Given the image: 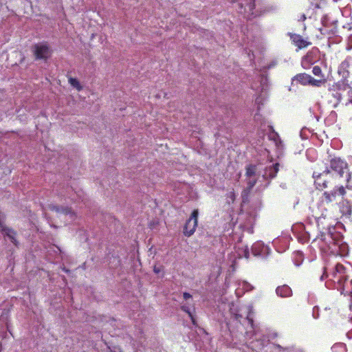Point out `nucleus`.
Masks as SVG:
<instances>
[{
    "instance_id": "f257e3e1",
    "label": "nucleus",
    "mask_w": 352,
    "mask_h": 352,
    "mask_svg": "<svg viewBox=\"0 0 352 352\" xmlns=\"http://www.w3.org/2000/svg\"><path fill=\"white\" fill-rule=\"evenodd\" d=\"M326 170H329V174L333 177L335 175L338 177H345L346 187L351 179V172L349 171L348 163L343 159L334 157L329 160V165L326 167Z\"/></svg>"
},
{
    "instance_id": "9b49d317",
    "label": "nucleus",
    "mask_w": 352,
    "mask_h": 352,
    "mask_svg": "<svg viewBox=\"0 0 352 352\" xmlns=\"http://www.w3.org/2000/svg\"><path fill=\"white\" fill-rule=\"evenodd\" d=\"M276 292L278 296L282 298L289 297L292 294V291L291 288L287 285L278 286L276 289Z\"/></svg>"
},
{
    "instance_id": "a878e982",
    "label": "nucleus",
    "mask_w": 352,
    "mask_h": 352,
    "mask_svg": "<svg viewBox=\"0 0 352 352\" xmlns=\"http://www.w3.org/2000/svg\"><path fill=\"white\" fill-rule=\"evenodd\" d=\"M350 93L352 94L351 90H350V91H349V96L350 97L349 101H350V102H352V96L350 95Z\"/></svg>"
},
{
    "instance_id": "6ab92c4d",
    "label": "nucleus",
    "mask_w": 352,
    "mask_h": 352,
    "mask_svg": "<svg viewBox=\"0 0 352 352\" xmlns=\"http://www.w3.org/2000/svg\"><path fill=\"white\" fill-rule=\"evenodd\" d=\"M269 138L270 140H274L276 144H277L278 141H279V136L276 132L273 131L271 134H270Z\"/></svg>"
},
{
    "instance_id": "dca6fc26",
    "label": "nucleus",
    "mask_w": 352,
    "mask_h": 352,
    "mask_svg": "<svg viewBox=\"0 0 352 352\" xmlns=\"http://www.w3.org/2000/svg\"><path fill=\"white\" fill-rule=\"evenodd\" d=\"M69 82L70 85L72 87H74V88H82L81 86L80 85L78 80L76 78L70 77L69 78Z\"/></svg>"
},
{
    "instance_id": "20e7f679",
    "label": "nucleus",
    "mask_w": 352,
    "mask_h": 352,
    "mask_svg": "<svg viewBox=\"0 0 352 352\" xmlns=\"http://www.w3.org/2000/svg\"><path fill=\"white\" fill-rule=\"evenodd\" d=\"M324 81V79L316 80L311 77L310 75L301 73L296 74L292 80V85L293 86H314V87H320L322 82Z\"/></svg>"
},
{
    "instance_id": "423d86ee",
    "label": "nucleus",
    "mask_w": 352,
    "mask_h": 352,
    "mask_svg": "<svg viewBox=\"0 0 352 352\" xmlns=\"http://www.w3.org/2000/svg\"><path fill=\"white\" fill-rule=\"evenodd\" d=\"M313 177L314 178V184L316 188L322 190L329 187L331 183V179L333 177L329 174V170H323L322 173L314 171L313 173Z\"/></svg>"
},
{
    "instance_id": "bb28decb",
    "label": "nucleus",
    "mask_w": 352,
    "mask_h": 352,
    "mask_svg": "<svg viewBox=\"0 0 352 352\" xmlns=\"http://www.w3.org/2000/svg\"><path fill=\"white\" fill-rule=\"evenodd\" d=\"M327 275L326 274L325 272H324L323 274L321 276V280H322L324 277H327Z\"/></svg>"
},
{
    "instance_id": "ddd939ff",
    "label": "nucleus",
    "mask_w": 352,
    "mask_h": 352,
    "mask_svg": "<svg viewBox=\"0 0 352 352\" xmlns=\"http://www.w3.org/2000/svg\"><path fill=\"white\" fill-rule=\"evenodd\" d=\"M256 166L254 165H248L246 167L245 175L247 177H251L255 175Z\"/></svg>"
},
{
    "instance_id": "f03ea898",
    "label": "nucleus",
    "mask_w": 352,
    "mask_h": 352,
    "mask_svg": "<svg viewBox=\"0 0 352 352\" xmlns=\"http://www.w3.org/2000/svg\"><path fill=\"white\" fill-rule=\"evenodd\" d=\"M346 192L345 188L343 186H340L336 188H333V190L331 191H324L322 193L317 203L320 215L325 216L329 207L336 201V197L340 196L344 199Z\"/></svg>"
},
{
    "instance_id": "2eb2a0df",
    "label": "nucleus",
    "mask_w": 352,
    "mask_h": 352,
    "mask_svg": "<svg viewBox=\"0 0 352 352\" xmlns=\"http://www.w3.org/2000/svg\"><path fill=\"white\" fill-rule=\"evenodd\" d=\"M312 72L315 76H321L323 78V75H322V69H321L320 67H319L318 65L314 66L313 67Z\"/></svg>"
},
{
    "instance_id": "f8f14e48",
    "label": "nucleus",
    "mask_w": 352,
    "mask_h": 352,
    "mask_svg": "<svg viewBox=\"0 0 352 352\" xmlns=\"http://www.w3.org/2000/svg\"><path fill=\"white\" fill-rule=\"evenodd\" d=\"M316 60L314 58V54L312 52H309L307 54L302 58L301 64L304 69H308L310 67L311 65L315 63Z\"/></svg>"
},
{
    "instance_id": "c85d7f7f",
    "label": "nucleus",
    "mask_w": 352,
    "mask_h": 352,
    "mask_svg": "<svg viewBox=\"0 0 352 352\" xmlns=\"http://www.w3.org/2000/svg\"><path fill=\"white\" fill-rule=\"evenodd\" d=\"M302 20H303V21L306 19V16H305V14H303V15L302 16Z\"/></svg>"
},
{
    "instance_id": "c756f323",
    "label": "nucleus",
    "mask_w": 352,
    "mask_h": 352,
    "mask_svg": "<svg viewBox=\"0 0 352 352\" xmlns=\"http://www.w3.org/2000/svg\"><path fill=\"white\" fill-rule=\"evenodd\" d=\"M159 96H160V94H157L156 97H159Z\"/></svg>"
},
{
    "instance_id": "1a4fd4ad",
    "label": "nucleus",
    "mask_w": 352,
    "mask_h": 352,
    "mask_svg": "<svg viewBox=\"0 0 352 352\" xmlns=\"http://www.w3.org/2000/svg\"><path fill=\"white\" fill-rule=\"evenodd\" d=\"M340 212L342 214L341 218L343 220L352 221V206L349 201L344 199L339 204Z\"/></svg>"
},
{
    "instance_id": "b1692460",
    "label": "nucleus",
    "mask_w": 352,
    "mask_h": 352,
    "mask_svg": "<svg viewBox=\"0 0 352 352\" xmlns=\"http://www.w3.org/2000/svg\"><path fill=\"white\" fill-rule=\"evenodd\" d=\"M153 271L155 274H159L160 272V269L155 266L153 268Z\"/></svg>"
},
{
    "instance_id": "cd10ccee",
    "label": "nucleus",
    "mask_w": 352,
    "mask_h": 352,
    "mask_svg": "<svg viewBox=\"0 0 352 352\" xmlns=\"http://www.w3.org/2000/svg\"><path fill=\"white\" fill-rule=\"evenodd\" d=\"M63 271L65 272L66 273H68L69 272V270H68L65 268H63Z\"/></svg>"
},
{
    "instance_id": "9d476101",
    "label": "nucleus",
    "mask_w": 352,
    "mask_h": 352,
    "mask_svg": "<svg viewBox=\"0 0 352 352\" xmlns=\"http://www.w3.org/2000/svg\"><path fill=\"white\" fill-rule=\"evenodd\" d=\"M50 209L52 211H54L57 213H62L64 214H69L72 218H74L76 217V214L72 210V208L69 207H63V206H58L56 205H51L50 206Z\"/></svg>"
},
{
    "instance_id": "6e6552de",
    "label": "nucleus",
    "mask_w": 352,
    "mask_h": 352,
    "mask_svg": "<svg viewBox=\"0 0 352 352\" xmlns=\"http://www.w3.org/2000/svg\"><path fill=\"white\" fill-rule=\"evenodd\" d=\"M288 35L292 44L294 45L298 50L306 48L311 45V42L309 41L307 39L303 38V37L298 34L289 32Z\"/></svg>"
},
{
    "instance_id": "f3484780",
    "label": "nucleus",
    "mask_w": 352,
    "mask_h": 352,
    "mask_svg": "<svg viewBox=\"0 0 352 352\" xmlns=\"http://www.w3.org/2000/svg\"><path fill=\"white\" fill-rule=\"evenodd\" d=\"M181 309L188 314V316H190V318L192 320V323L194 324L195 323V320H194L193 316L191 314L189 308L187 306H186V305H183V306L181 307Z\"/></svg>"
},
{
    "instance_id": "4468645a",
    "label": "nucleus",
    "mask_w": 352,
    "mask_h": 352,
    "mask_svg": "<svg viewBox=\"0 0 352 352\" xmlns=\"http://www.w3.org/2000/svg\"><path fill=\"white\" fill-rule=\"evenodd\" d=\"M332 350L333 351H340L341 352H346L345 346L342 343L334 344Z\"/></svg>"
},
{
    "instance_id": "412c9836",
    "label": "nucleus",
    "mask_w": 352,
    "mask_h": 352,
    "mask_svg": "<svg viewBox=\"0 0 352 352\" xmlns=\"http://www.w3.org/2000/svg\"><path fill=\"white\" fill-rule=\"evenodd\" d=\"M256 180H254V181H250L248 184V188L249 190H251L254 186V185L256 184Z\"/></svg>"
},
{
    "instance_id": "a211bd4d",
    "label": "nucleus",
    "mask_w": 352,
    "mask_h": 352,
    "mask_svg": "<svg viewBox=\"0 0 352 352\" xmlns=\"http://www.w3.org/2000/svg\"><path fill=\"white\" fill-rule=\"evenodd\" d=\"M351 58L350 57L346 58L342 63L341 66L343 69L349 68L351 64Z\"/></svg>"
},
{
    "instance_id": "393cba45",
    "label": "nucleus",
    "mask_w": 352,
    "mask_h": 352,
    "mask_svg": "<svg viewBox=\"0 0 352 352\" xmlns=\"http://www.w3.org/2000/svg\"><path fill=\"white\" fill-rule=\"evenodd\" d=\"M349 284H350V285L352 286V279L350 280ZM347 288H348V287H346V289H347ZM344 292H346V293L349 292V293H351L352 294V288L350 290L345 289Z\"/></svg>"
},
{
    "instance_id": "39448f33",
    "label": "nucleus",
    "mask_w": 352,
    "mask_h": 352,
    "mask_svg": "<svg viewBox=\"0 0 352 352\" xmlns=\"http://www.w3.org/2000/svg\"><path fill=\"white\" fill-rule=\"evenodd\" d=\"M32 50L36 60H47L52 54V50L47 42L34 44Z\"/></svg>"
},
{
    "instance_id": "7ed1b4c3",
    "label": "nucleus",
    "mask_w": 352,
    "mask_h": 352,
    "mask_svg": "<svg viewBox=\"0 0 352 352\" xmlns=\"http://www.w3.org/2000/svg\"><path fill=\"white\" fill-rule=\"evenodd\" d=\"M332 281L337 284L336 288L343 294L347 287L345 284L347 280V276L345 272V267L340 263H337L335 266L334 271L332 273Z\"/></svg>"
},
{
    "instance_id": "5701e85b",
    "label": "nucleus",
    "mask_w": 352,
    "mask_h": 352,
    "mask_svg": "<svg viewBox=\"0 0 352 352\" xmlns=\"http://www.w3.org/2000/svg\"><path fill=\"white\" fill-rule=\"evenodd\" d=\"M183 297H184V298L185 300H187V299H189V298H192V296H191V294H189V293H188V292H184V293L183 294Z\"/></svg>"
},
{
    "instance_id": "4be33fe9",
    "label": "nucleus",
    "mask_w": 352,
    "mask_h": 352,
    "mask_svg": "<svg viewBox=\"0 0 352 352\" xmlns=\"http://www.w3.org/2000/svg\"><path fill=\"white\" fill-rule=\"evenodd\" d=\"M273 169L274 170V174H276L279 170V164L276 163L273 165Z\"/></svg>"
},
{
    "instance_id": "0eeeda50",
    "label": "nucleus",
    "mask_w": 352,
    "mask_h": 352,
    "mask_svg": "<svg viewBox=\"0 0 352 352\" xmlns=\"http://www.w3.org/2000/svg\"><path fill=\"white\" fill-rule=\"evenodd\" d=\"M198 215H199V210L198 209H195L192 213L189 219L186 221L184 226V234L189 237L192 236L197 227V223H198Z\"/></svg>"
},
{
    "instance_id": "aec40b11",
    "label": "nucleus",
    "mask_w": 352,
    "mask_h": 352,
    "mask_svg": "<svg viewBox=\"0 0 352 352\" xmlns=\"http://www.w3.org/2000/svg\"><path fill=\"white\" fill-rule=\"evenodd\" d=\"M227 198L229 199V201H228L229 203L230 202L233 203L234 201L236 195H235L234 190H232L227 194Z\"/></svg>"
}]
</instances>
